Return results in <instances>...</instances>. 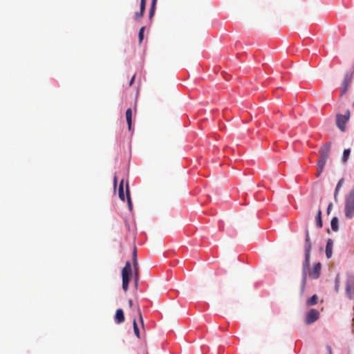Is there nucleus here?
<instances>
[{"label":"nucleus","instance_id":"obj_1","mask_svg":"<svg viewBox=\"0 0 354 354\" xmlns=\"http://www.w3.org/2000/svg\"><path fill=\"white\" fill-rule=\"evenodd\" d=\"M330 153V143L323 145L320 149V159L317 161L318 176L323 171L324 167Z\"/></svg>","mask_w":354,"mask_h":354},{"label":"nucleus","instance_id":"obj_2","mask_svg":"<svg viewBox=\"0 0 354 354\" xmlns=\"http://www.w3.org/2000/svg\"><path fill=\"white\" fill-rule=\"evenodd\" d=\"M344 214L347 218L351 219L354 217V187L346 197Z\"/></svg>","mask_w":354,"mask_h":354},{"label":"nucleus","instance_id":"obj_3","mask_svg":"<svg viewBox=\"0 0 354 354\" xmlns=\"http://www.w3.org/2000/svg\"><path fill=\"white\" fill-rule=\"evenodd\" d=\"M132 274L131 265L129 261H127L124 267L122 270V289L127 292L129 288L130 276Z\"/></svg>","mask_w":354,"mask_h":354},{"label":"nucleus","instance_id":"obj_4","mask_svg":"<svg viewBox=\"0 0 354 354\" xmlns=\"http://www.w3.org/2000/svg\"><path fill=\"white\" fill-rule=\"evenodd\" d=\"M350 118V111L349 110H346L344 115L337 114L336 123L338 128L344 131L346 129V124Z\"/></svg>","mask_w":354,"mask_h":354},{"label":"nucleus","instance_id":"obj_5","mask_svg":"<svg viewBox=\"0 0 354 354\" xmlns=\"http://www.w3.org/2000/svg\"><path fill=\"white\" fill-rule=\"evenodd\" d=\"M346 294L350 299H354V275H348L346 281Z\"/></svg>","mask_w":354,"mask_h":354},{"label":"nucleus","instance_id":"obj_6","mask_svg":"<svg viewBox=\"0 0 354 354\" xmlns=\"http://www.w3.org/2000/svg\"><path fill=\"white\" fill-rule=\"evenodd\" d=\"M319 317V313L315 309H310L306 315L305 322L309 325L315 322Z\"/></svg>","mask_w":354,"mask_h":354},{"label":"nucleus","instance_id":"obj_7","mask_svg":"<svg viewBox=\"0 0 354 354\" xmlns=\"http://www.w3.org/2000/svg\"><path fill=\"white\" fill-rule=\"evenodd\" d=\"M310 254L305 253V261L303 263L302 286L304 287L306 281L307 270L310 266Z\"/></svg>","mask_w":354,"mask_h":354},{"label":"nucleus","instance_id":"obj_8","mask_svg":"<svg viewBox=\"0 0 354 354\" xmlns=\"http://www.w3.org/2000/svg\"><path fill=\"white\" fill-rule=\"evenodd\" d=\"M352 82V76L348 73H346L344 76V80L342 84V93L341 95L344 94L348 90L350 84Z\"/></svg>","mask_w":354,"mask_h":354},{"label":"nucleus","instance_id":"obj_9","mask_svg":"<svg viewBox=\"0 0 354 354\" xmlns=\"http://www.w3.org/2000/svg\"><path fill=\"white\" fill-rule=\"evenodd\" d=\"M321 268L322 266L320 263L315 264L313 270H310L308 272L309 277L314 279H317L320 275Z\"/></svg>","mask_w":354,"mask_h":354},{"label":"nucleus","instance_id":"obj_10","mask_svg":"<svg viewBox=\"0 0 354 354\" xmlns=\"http://www.w3.org/2000/svg\"><path fill=\"white\" fill-rule=\"evenodd\" d=\"M115 321L117 324H121L124 322V312L122 309L119 308L116 310Z\"/></svg>","mask_w":354,"mask_h":354},{"label":"nucleus","instance_id":"obj_11","mask_svg":"<svg viewBox=\"0 0 354 354\" xmlns=\"http://www.w3.org/2000/svg\"><path fill=\"white\" fill-rule=\"evenodd\" d=\"M311 248H312V245H311V243L310 241L309 232L307 230L306 232V239H305V253L310 254Z\"/></svg>","mask_w":354,"mask_h":354},{"label":"nucleus","instance_id":"obj_12","mask_svg":"<svg viewBox=\"0 0 354 354\" xmlns=\"http://www.w3.org/2000/svg\"><path fill=\"white\" fill-rule=\"evenodd\" d=\"M333 252V241L328 239L326 246V255L328 259L330 258Z\"/></svg>","mask_w":354,"mask_h":354},{"label":"nucleus","instance_id":"obj_13","mask_svg":"<svg viewBox=\"0 0 354 354\" xmlns=\"http://www.w3.org/2000/svg\"><path fill=\"white\" fill-rule=\"evenodd\" d=\"M316 225L319 228H322L323 227V223L322 220V210L320 209H318L317 213Z\"/></svg>","mask_w":354,"mask_h":354},{"label":"nucleus","instance_id":"obj_14","mask_svg":"<svg viewBox=\"0 0 354 354\" xmlns=\"http://www.w3.org/2000/svg\"><path fill=\"white\" fill-rule=\"evenodd\" d=\"M126 119L128 124L129 129L131 128L132 111L131 109H128L126 111Z\"/></svg>","mask_w":354,"mask_h":354},{"label":"nucleus","instance_id":"obj_15","mask_svg":"<svg viewBox=\"0 0 354 354\" xmlns=\"http://www.w3.org/2000/svg\"><path fill=\"white\" fill-rule=\"evenodd\" d=\"M123 185H124V180H122L120 183V185H119L118 192H119V197H120V198L122 201H124L125 196H124V194Z\"/></svg>","mask_w":354,"mask_h":354},{"label":"nucleus","instance_id":"obj_16","mask_svg":"<svg viewBox=\"0 0 354 354\" xmlns=\"http://www.w3.org/2000/svg\"><path fill=\"white\" fill-rule=\"evenodd\" d=\"M156 3H157V0H151V5L150 10H149V17L150 19L154 15Z\"/></svg>","mask_w":354,"mask_h":354},{"label":"nucleus","instance_id":"obj_17","mask_svg":"<svg viewBox=\"0 0 354 354\" xmlns=\"http://www.w3.org/2000/svg\"><path fill=\"white\" fill-rule=\"evenodd\" d=\"M331 228L333 231L337 232L339 229L338 226V218L337 217H333L330 222Z\"/></svg>","mask_w":354,"mask_h":354},{"label":"nucleus","instance_id":"obj_18","mask_svg":"<svg viewBox=\"0 0 354 354\" xmlns=\"http://www.w3.org/2000/svg\"><path fill=\"white\" fill-rule=\"evenodd\" d=\"M317 303V296L316 295H313L310 299H308L306 304L308 306L315 305Z\"/></svg>","mask_w":354,"mask_h":354},{"label":"nucleus","instance_id":"obj_19","mask_svg":"<svg viewBox=\"0 0 354 354\" xmlns=\"http://www.w3.org/2000/svg\"><path fill=\"white\" fill-rule=\"evenodd\" d=\"M344 183V179L342 178L339 180V182L337 183V185L336 186V188H335V193H334V198H335V200L337 199V196L338 194V192L339 190V189L341 188V187L342 186V184Z\"/></svg>","mask_w":354,"mask_h":354},{"label":"nucleus","instance_id":"obj_20","mask_svg":"<svg viewBox=\"0 0 354 354\" xmlns=\"http://www.w3.org/2000/svg\"><path fill=\"white\" fill-rule=\"evenodd\" d=\"M126 194H127V202L128 205L130 209H131V196H130V192H129V187L128 183L126 185Z\"/></svg>","mask_w":354,"mask_h":354},{"label":"nucleus","instance_id":"obj_21","mask_svg":"<svg viewBox=\"0 0 354 354\" xmlns=\"http://www.w3.org/2000/svg\"><path fill=\"white\" fill-rule=\"evenodd\" d=\"M350 153H351L350 149H344V151L343 152V157H342L343 162H346L347 161V160L350 156Z\"/></svg>","mask_w":354,"mask_h":354},{"label":"nucleus","instance_id":"obj_22","mask_svg":"<svg viewBox=\"0 0 354 354\" xmlns=\"http://www.w3.org/2000/svg\"><path fill=\"white\" fill-rule=\"evenodd\" d=\"M133 266L135 270L138 269V261H137V252H136V248H134L133 252Z\"/></svg>","mask_w":354,"mask_h":354},{"label":"nucleus","instance_id":"obj_23","mask_svg":"<svg viewBox=\"0 0 354 354\" xmlns=\"http://www.w3.org/2000/svg\"><path fill=\"white\" fill-rule=\"evenodd\" d=\"M133 331L135 335L139 338L140 337V332L136 323V319H133Z\"/></svg>","mask_w":354,"mask_h":354},{"label":"nucleus","instance_id":"obj_24","mask_svg":"<svg viewBox=\"0 0 354 354\" xmlns=\"http://www.w3.org/2000/svg\"><path fill=\"white\" fill-rule=\"evenodd\" d=\"M145 10V6H144L142 8V5H140V12L136 13V19H140V17H142L143 16Z\"/></svg>","mask_w":354,"mask_h":354},{"label":"nucleus","instance_id":"obj_25","mask_svg":"<svg viewBox=\"0 0 354 354\" xmlns=\"http://www.w3.org/2000/svg\"><path fill=\"white\" fill-rule=\"evenodd\" d=\"M145 27H142L139 30V42L141 43L143 40Z\"/></svg>","mask_w":354,"mask_h":354},{"label":"nucleus","instance_id":"obj_26","mask_svg":"<svg viewBox=\"0 0 354 354\" xmlns=\"http://www.w3.org/2000/svg\"><path fill=\"white\" fill-rule=\"evenodd\" d=\"M138 269H136L135 270V286L136 287V288H138Z\"/></svg>","mask_w":354,"mask_h":354},{"label":"nucleus","instance_id":"obj_27","mask_svg":"<svg viewBox=\"0 0 354 354\" xmlns=\"http://www.w3.org/2000/svg\"><path fill=\"white\" fill-rule=\"evenodd\" d=\"M339 285H340L339 278V276H337L335 278V289L337 291L339 290Z\"/></svg>","mask_w":354,"mask_h":354},{"label":"nucleus","instance_id":"obj_28","mask_svg":"<svg viewBox=\"0 0 354 354\" xmlns=\"http://www.w3.org/2000/svg\"><path fill=\"white\" fill-rule=\"evenodd\" d=\"M138 315H139V317H140V323L142 326H144V322H143V319H142V313H141V311L140 310V308H138Z\"/></svg>","mask_w":354,"mask_h":354},{"label":"nucleus","instance_id":"obj_29","mask_svg":"<svg viewBox=\"0 0 354 354\" xmlns=\"http://www.w3.org/2000/svg\"><path fill=\"white\" fill-rule=\"evenodd\" d=\"M333 207V204L332 203H330L328 206V208H327V214H329L330 212V209Z\"/></svg>","mask_w":354,"mask_h":354},{"label":"nucleus","instance_id":"obj_30","mask_svg":"<svg viewBox=\"0 0 354 354\" xmlns=\"http://www.w3.org/2000/svg\"><path fill=\"white\" fill-rule=\"evenodd\" d=\"M140 5H142V7L146 6V0H140Z\"/></svg>","mask_w":354,"mask_h":354},{"label":"nucleus","instance_id":"obj_31","mask_svg":"<svg viewBox=\"0 0 354 354\" xmlns=\"http://www.w3.org/2000/svg\"><path fill=\"white\" fill-rule=\"evenodd\" d=\"M135 80V75H133L131 79V81L129 82V85L131 86L133 84V82Z\"/></svg>","mask_w":354,"mask_h":354},{"label":"nucleus","instance_id":"obj_32","mask_svg":"<svg viewBox=\"0 0 354 354\" xmlns=\"http://www.w3.org/2000/svg\"><path fill=\"white\" fill-rule=\"evenodd\" d=\"M326 348H327V350L328 351V353L329 354H332V348H331V347L330 346H327Z\"/></svg>","mask_w":354,"mask_h":354},{"label":"nucleus","instance_id":"obj_33","mask_svg":"<svg viewBox=\"0 0 354 354\" xmlns=\"http://www.w3.org/2000/svg\"><path fill=\"white\" fill-rule=\"evenodd\" d=\"M117 183H118V179H117V176H114V178H113V184H114V186H116L117 185Z\"/></svg>","mask_w":354,"mask_h":354},{"label":"nucleus","instance_id":"obj_34","mask_svg":"<svg viewBox=\"0 0 354 354\" xmlns=\"http://www.w3.org/2000/svg\"><path fill=\"white\" fill-rule=\"evenodd\" d=\"M129 306L130 307H132L133 306V301L131 299H129Z\"/></svg>","mask_w":354,"mask_h":354}]
</instances>
